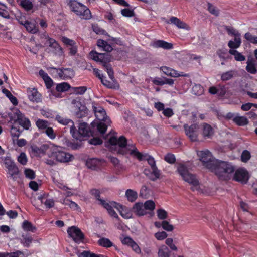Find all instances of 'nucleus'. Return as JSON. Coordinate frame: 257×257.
Segmentation results:
<instances>
[{"instance_id":"obj_36","label":"nucleus","mask_w":257,"mask_h":257,"mask_svg":"<svg viewBox=\"0 0 257 257\" xmlns=\"http://www.w3.org/2000/svg\"><path fill=\"white\" fill-rule=\"evenodd\" d=\"M36 124L39 130H46L49 125V123L47 120L39 119L37 120Z\"/></svg>"},{"instance_id":"obj_57","label":"nucleus","mask_w":257,"mask_h":257,"mask_svg":"<svg viewBox=\"0 0 257 257\" xmlns=\"http://www.w3.org/2000/svg\"><path fill=\"white\" fill-rule=\"evenodd\" d=\"M165 160L170 164H173L176 161L175 156L170 153L167 154L164 158Z\"/></svg>"},{"instance_id":"obj_28","label":"nucleus","mask_w":257,"mask_h":257,"mask_svg":"<svg viewBox=\"0 0 257 257\" xmlns=\"http://www.w3.org/2000/svg\"><path fill=\"white\" fill-rule=\"evenodd\" d=\"M213 134V131L210 125L207 123L203 124V135L204 137H210Z\"/></svg>"},{"instance_id":"obj_10","label":"nucleus","mask_w":257,"mask_h":257,"mask_svg":"<svg viewBox=\"0 0 257 257\" xmlns=\"http://www.w3.org/2000/svg\"><path fill=\"white\" fill-rule=\"evenodd\" d=\"M69 236L76 243L83 242L84 239V235L81 230L76 226H73L67 229Z\"/></svg>"},{"instance_id":"obj_1","label":"nucleus","mask_w":257,"mask_h":257,"mask_svg":"<svg viewBox=\"0 0 257 257\" xmlns=\"http://www.w3.org/2000/svg\"><path fill=\"white\" fill-rule=\"evenodd\" d=\"M197 155L203 165L214 172L220 180L229 179L230 174L235 170L231 164L215 159L208 150L199 151Z\"/></svg>"},{"instance_id":"obj_18","label":"nucleus","mask_w":257,"mask_h":257,"mask_svg":"<svg viewBox=\"0 0 257 257\" xmlns=\"http://www.w3.org/2000/svg\"><path fill=\"white\" fill-rule=\"evenodd\" d=\"M161 70L167 75L173 77H178L179 76L187 77L188 76V74H184L183 72L179 73L176 70L166 66L162 67Z\"/></svg>"},{"instance_id":"obj_53","label":"nucleus","mask_w":257,"mask_h":257,"mask_svg":"<svg viewBox=\"0 0 257 257\" xmlns=\"http://www.w3.org/2000/svg\"><path fill=\"white\" fill-rule=\"evenodd\" d=\"M91 194L95 197V198L99 201L100 204H101V200H103L100 198V192L99 190L96 189H93L90 190Z\"/></svg>"},{"instance_id":"obj_3","label":"nucleus","mask_w":257,"mask_h":257,"mask_svg":"<svg viewBox=\"0 0 257 257\" xmlns=\"http://www.w3.org/2000/svg\"><path fill=\"white\" fill-rule=\"evenodd\" d=\"M109 142L112 145H118L120 147L118 153L122 155L130 154L140 161L142 159V154L138 151L134 145L127 144V140L124 136H121L118 139L116 137H111L109 139Z\"/></svg>"},{"instance_id":"obj_35","label":"nucleus","mask_w":257,"mask_h":257,"mask_svg":"<svg viewBox=\"0 0 257 257\" xmlns=\"http://www.w3.org/2000/svg\"><path fill=\"white\" fill-rule=\"evenodd\" d=\"M70 88V85L67 82H62L57 85L56 89L58 92H64Z\"/></svg>"},{"instance_id":"obj_6","label":"nucleus","mask_w":257,"mask_h":257,"mask_svg":"<svg viewBox=\"0 0 257 257\" xmlns=\"http://www.w3.org/2000/svg\"><path fill=\"white\" fill-rule=\"evenodd\" d=\"M92 105L96 118L100 121H105L103 122L107 126L110 124V120L107 118L105 110L95 102L92 103Z\"/></svg>"},{"instance_id":"obj_19","label":"nucleus","mask_w":257,"mask_h":257,"mask_svg":"<svg viewBox=\"0 0 257 257\" xmlns=\"http://www.w3.org/2000/svg\"><path fill=\"white\" fill-rule=\"evenodd\" d=\"M132 209V211L138 216H144L147 213L142 203H136L133 205Z\"/></svg>"},{"instance_id":"obj_27","label":"nucleus","mask_w":257,"mask_h":257,"mask_svg":"<svg viewBox=\"0 0 257 257\" xmlns=\"http://www.w3.org/2000/svg\"><path fill=\"white\" fill-rule=\"evenodd\" d=\"M99 164V161L96 158H90L87 160L86 165L88 168L95 170Z\"/></svg>"},{"instance_id":"obj_52","label":"nucleus","mask_w":257,"mask_h":257,"mask_svg":"<svg viewBox=\"0 0 257 257\" xmlns=\"http://www.w3.org/2000/svg\"><path fill=\"white\" fill-rule=\"evenodd\" d=\"M26 177L30 179H34L35 178V172L31 169H26L24 171Z\"/></svg>"},{"instance_id":"obj_7","label":"nucleus","mask_w":257,"mask_h":257,"mask_svg":"<svg viewBox=\"0 0 257 257\" xmlns=\"http://www.w3.org/2000/svg\"><path fill=\"white\" fill-rule=\"evenodd\" d=\"M12 119L15 123L17 122L24 129L28 130L31 126L29 119L25 117L24 114L18 109L14 111Z\"/></svg>"},{"instance_id":"obj_39","label":"nucleus","mask_w":257,"mask_h":257,"mask_svg":"<svg viewBox=\"0 0 257 257\" xmlns=\"http://www.w3.org/2000/svg\"><path fill=\"white\" fill-rule=\"evenodd\" d=\"M142 159L141 160H146L151 168L156 166L154 158L152 156L147 154H142Z\"/></svg>"},{"instance_id":"obj_11","label":"nucleus","mask_w":257,"mask_h":257,"mask_svg":"<svg viewBox=\"0 0 257 257\" xmlns=\"http://www.w3.org/2000/svg\"><path fill=\"white\" fill-rule=\"evenodd\" d=\"M185 134L191 141H196L197 140L199 126L197 124H192L189 126L188 124L184 125Z\"/></svg>"},{"instance_id":"obj_2","label":"nucleus","mask_w":257,"mask_h":257,"mask_svg":"<svg viewBox=\"0 0 257 257\" xmlns=\"http://www.w3.org/2000/svg\"><path fill=\"white\" fill-rule=\"evenodd\" d=\"M91 128L86 122H80L77 130L74 125L70 127V132L73 138L77 141L82 142L84 137L94 136L96 134L94 131L97 130L101 134H104L106 130L107 125L101 122H93L91 123Z\"/></svg>"},{"instance_id":"obj_31","label":"nucleus","mask_w":257,"mask_h":257,"mask_svg":"<svg viewBox=\"0 0 257 257\" xmlns=\"http://www.w3.org/2000/svg\"><path fill=\"white\" fill-rule=\"evenodd\" d=\"M118 211L119 212L120 215L124 218L128 219L132 217L131 212L126 207L122 205H121L120 208H118Z\"/></svg>"},{"instance_id":"obj_59","label":"nucleus","mask_w":257,"mask_h":257,"mask_svg":"<svg viewBox=\"0 0 257 257\" xmlns=\"http://www.w3.org/2000/svg\"><path fill=\"white\" fill-rule=\"evenodd\" d=\"M46 38V42L45 44H47L49 47L53 49L55 47V45L57 44V42L55 39L49 37H47Z\"/></svg>"},{"instance_id":"obj_42","label":"nucleus","mask_w":257,"mask_h":257,"mask_svg":"<svg viewBox=\"0 0 257 257\" xmlns=\"http://www.w3.org/2000/svg\"><path fill=\"white\" fill-rule=\"evenodd\" d=\"M103 67L106 69L109 78L114 81V72L113 71V69L111 67V66L109 64H103Z\"/></svg>"},{"instance_id":"obj_50","label":"nucleus","mask_w":257,"mask_h":257,"mask_svg":"<svg viewBox=\"0 0 257 257\" xmlns=\"http://www.w3.org/2000/svg\"><path fill=\"white\" fill-rule=\"evenodd\" d=\"M45 133L47 136L51 139L53 140L55 139L56 135L54 132L53 129L51 127H48L45 130Z\"/></svg>"},{"instance_id":"obj_8","label":"nucleus","mask_w":257,"mask_h":257,"mask_svg":"<svg viewBox=\"0 0 257 257\" xmlns=\"http://www.w3.org/2000/svg\"><path fill=\"white\" fill-rule=\"evenodd\" d=\"M100 204L107 210V212L110 216L119 219V217L116 212L114 210L113 208H115L118 210V208H121V205L114 201L107 202L105 200H101Z\"/></svg>"},{"instance_id":"obj_48","label":"nucleus","mask_w":257,"mask_h":257,"mask_svg":"<svg viewBox=\"0 0 257 257\" xmlns=\"http://www.w3.org/2000/svg\"><path fill=\"white\" fill-rule=\"evenodd\" d=\"M22 132V130H20L15 125H13L11 127V134L13 138L15 137L17 139L20 135Z\"/></svg>"},{"instance_id":"obj_56","label":"nucleus","mask_w":257,"mask_h":257,"mask_svg":"<svg viewBox=\"0 0 257 257\" xmlns=\"http://www.w3.org/2000/svg\"><path fill=\"white\" fill-rule=\"evenodd\" d=\"M155 238L158 240H162L165 239L168 235L165 231L158 232L154 235Z\"/></svg>"},{"instance_id":"obj_37","label":"nucleus","mask_w":257,"mask_h":257,"mask_svg":"<svg viewBox=\"0 0 257 257\" xmlns=\"http://www.w3.org/2000/svg\"><path fill=\"white\" fill-rule=\"evenodd\" d=\"M22 237L23 239L21 240V242L23 244L24 246L29 247L33 241L32 237L29 235H22Z\"/></svg>"},{"instance_id":"obj_32","label":"nucleus","mask_w":257,"mask_h":257,"mask_svg":"<svg viewBox=\"0 0 257 257\" xmlns=\"http://www.w3.org/2000/svg\"><path fill=\"white\" fill-rule=\"evenodd\" d=\"M23 229L27 231H31L32 232H35L36 228L30 222L25 220L22 224Z\"/></svg>"},{"instance_id":"obj_61","label":"nucleus","mask_w":257,"mask_h":257,"mask_svg":"<svg viewBox=\"0 0 257 257\" xmlns=\"http://www.w3.org/2000/svg\"><path fill=\"white\" fill-rule=\"evenodd\" d=\"M121 13L123 16L127 17H132L134 15V11L128 9H122L121 11Z\"/></svg>"},{"instance_id":"obj_14","label":"nucleus","mask_w":257,"mask_h":257,"mask_svg":"<svg viewBox=\"0 0 257 257\" xmlns=\"http://www.w3.org/2000/svg\"><path fill=\"white\" fill-rule=\"evenodd\" d=\"M49 70H56L59 76L63 79H70L74 76V71L72 68L57 69L54 67H49Z\"/></svg>"},{"instance_id":"obj_21","label":"nucleus","mask_w":257,"mask_h":257,"mask_svg":"<svg viewBox=\"0 0 257 257\" xmlns=\"http://www.w3.org/2000/svg\"><path fill=\"white\" fill-rule=\"evenodd\" d=\"M168 24H173L178 28L180 29H187L188 28L187 25L181 21L178 18L176 17L172 16L171 17L169 20L167 22Z\"/></svg>"},{"instance_id":"obj_24","label":"nucleus","mask_w":257,"mask_h":257,"mask_svg":"<svg viewBox=\"0 0 257 257\" xmlns=\"http://www.w3.org/2000/svg\"><path fill=\"white\" fill-rule=\"evenodd\" d=\"M125 195L127 200L131 202L135 201L138 197L137 192L131 189L126 190Z\"/></svg>"},{"instance_id":"obj_16","label":"nucleus","mask_w":257,"mask_h":257,"mask_svg":"<svg viewBox=\"0 0 257 257\" xmlns=\"http://www.w3.org/2000/svg\"><path fill=\"white\" fill-rule=\"evenodd\" d=\"M27 94L28 98L31 101L36 103L41 102V95L38 92L37 89L35 88H28L27 89Z\"/></svg>"},{"instance_id":"obj_13","label":"nucleus","mask_w":257,"mask_h":257,"mask_svg":"<svg viewBox=\"0 0 257 257\" xmlns=\"http://www.w3.org/2000/svg\"><path fill=\"white\" fill-rule=\"evenodd\" d=\"M52 156L55 158L57 161L63 163L71 161V158H73L72 155L58 149L52 153Z\"/></svg>"},{"instance_id":"obj_15","label":"nucleus","mask_w":257,"mask_h":257,"mask_svg":"<svg viewBox=\"0 0 257 257\" xmlns=\"http://www.w3.org/2000/svg\"><path fill=\"white\" fill-rule=\"evenodd\" d=\"M233 179L236 181L240 182L243 184H246L249 179L248 173L245 169H238L234 174Z\"/></svg>"},{"instance_id":"obj_45","label":"nucleus","mask_w":257,"mask_h":257,"mask_svg":"<svg viewBox=\"0 0 257 257\" xmlns=\"http://www.w3.org/2000/svg\"><path fill=\"white\" fill-rule=\"evenodd\" d=\"M102 83L109 88H115L116 87H118V85L116 83L114 84L113 83H112L105 79L103 78V77L100 79Z\"/></svg>"},{"instance_id":"obj_60","label":"nucleus","mask_w":257,"mask_h":257,"mask_svg":"<svg viewBox=\"0 0 257 257\" xmlns=\"http://www.w3.org/2000/svg\"><path fill=\"white\" fill-rule=\"evenodd\" d=\"M166 244L171 249L174 251L177 250V247L173 243V239L168 238L166 240Z\"/></svg>"},{"instance_id":"obj_41","label":"nucleus","mask_w":257,"mask_h":257,"mask_svg":"<svg viewBox=\"0 0 257 257\" xmlns=\"http://www.w3.org/2000/svg\"><path fill=\"white\" fill-rule=\"evenodd\" d=\"M207 10L212 15L216 17L219 16V10L209 2L207 3Z\"/></svg>"},{"instance_id":"obj_23","label":"nucleus","mask_w":257,"mask_h":257,"mask_svg":"<svg viewBox=\"0 0 257 257\" xmlns=\"http://www.w3.org/2000/svg\"><path fill=\"white\" fill-rule=\"evenodd\" d=\"M55 120H56L60 124L63 125H70L71 126L70 127H72L74 124V122L71 119L65 118L59 115H57L56 116Z\"/></svg>"},{"instance_id":"obj_38","label":"nucleus","mask_w":257,"mask_h":257,"mask_svg":"<svg viewBox=\"0 0 257 257\" xmlns=\"http://www.w3.org/2000/svg\"><path fill=\"white\" fill-rule=\"evenodd\" d=\"M152 172L151 173V176L150 179L152 181H155L158 179L160 175V170L158 169L157 166H155L151 168Z\"/></svg>"},{"instance_id":"obj_47","label":"nucleus","mask_w":257,"mask_h":257,"mask_svg":"<svg viewBox=\"0 0 257 257\" xmlns=\"http://www.w3.org/2000/svg\"><path fill=\"white\" fill-rule=\"evenodd\" d=\"M21 5L27 11L31 10L33 8V4L29 0H22Z\"/></svg>"},{"instance_id":"obj_64","label":"nucleus","mask_w":257,"mask_h":257,"mask_svg":"<svg viewBox=\"0 0 257 257\" xmlns=\"http://www.w3.org/2000/svg\"><path fill=\"white\" fill-rule=\"evenodd\" d=\"M3 254H5V257H19L20 255L23 254V252L20 251H17L16 252H12L11 253H3Z\"/></svg>"},{"instance_id":"obj_5","label":"nucleus","mask_w":257,"mask_h":257,"mask_svg":"<svg viewBox=\"0 0 257 257\" xmlns=\"http://www.w3.org/2000/svg\"><path fill=\"white\" fill-rule=\"evenodd\" d=\"M177 171L181 176L182 179L191 185V189L194 191L198 189L199 182L195 176L189 173L187 168L183 164H180L178 166Z\"/></svg>"},{"instance_id":"obj_29","label":"nucleus","mask_w":257,"mask_h":257,"mask_svg":"<svg viewBox=\"0 0 257 257\" xmlns=\"http://www.w3.org/2000/svg\"><path fill=\"white\" fill-rule=\"evenodd\" d=\"M170 251L166 245H162L158 250V257H170Z\"/></svg>"},{"instance_id":"obj_44","label":"nucleus","mask_w":257,"mask_h":257,"mask_svg":"<svg viewBox=\"0 0 257 257\" xmlns=\"http://www.w3.org/2000/svg\"><path fill=\"white\" fill-rule=\"evenodd\" d=\"M245 39L253 44H257V36H253L251 33L247 32L244 35Z\"/></svg>"},{"instance_id":"obj_34","label":"nucleus","mask_w":257,"mask_h":257,"mask_svg":"<svg viewBox=\"0 0 257 257\" xmlns=\"http://www.w3.org/2000/svg\"><path fill=\"white\" fill-rule=\"evenodd\" d=\"M246 70L248 72L252 74H256L257 72V69L254 63L250 61H247Z\"/></svg>"},{"instance_id":"obj_58","label":"nucleus","mask_w":257,"mask_h":257,"mask_svg":"<svg viewBox=\"0 0 257 257\" xmlns=\"http://www.w3.org/2000/svg\"><path fill=\"white\" fill-rule=\"evenodd\" d=\"M163 229L167 231H172L174 229V227L170 224L167 221H163Z\"/></svg>"},{"instance_id":"obj_20","label":"nucleus","mask_w":257,"mask_h":257,"mask_svg":"<svg viewBox=\"0 0 257 257\" xmlns=\"http://www.w3.org/2000/svg\"><path fill=\"white\" fill-rule=\"evenodd\" d=\"M49 148V145L47 144H43L40 147L36 145H32L31 146V152L36 154H44Z\"/></svg>"},{"instance_id":"obj_9","label":"nucleus","mask_w":257,"mask_h":257,"mask_svg":"<svg viewBox=\"0 0 257 257\" xmlns=\"http://www.w3.org/2000/svg\"><path fill=\"white\" fill-rule=\"evenodd\" d=\"M5 164L8 169V173L13 180L16 181L20 174L19 168L14 161L9 159H6Z\"/></svg>"},{"instance_id":"obj_46","label":"nucleus","mask_w":257,"mask_h":257,"mask_svg":"<svg viewBox=\"0 0 257 257\" xmlns=\"http://www.w3.org/2000/svg\"><path fill=\"white\" fill-rule=\"evenodd\" d=\"M92 29L93 31L97 34L108 36L107 33L104 30L99 27L97 25H92Z\"/></svg>"},{"instance_id":"obj_4","label":"nucleus","mask_w":257,"mask_h":257,"mask_svg":"<svg viewBox=\"0 0 257 257\" xmlns=\"http://www.w3.org/2000/svg\"><path fill=\"white\" fill-rule=\"evenodd\" d=\"M68 5L75 14L81 19L88 20L92 18L90 10L85 5L76 0H70Z\"/></svg>"},{"instance_id":"obj_22","label":"nucleus","mask_w":257,"mask_h":257,"mask_svg":"<svg viewBox=\"0 0 257 257\" xmlns=\"http://www.w3.org/2000/svg\"><path fill=\"white\" fill-rule=\"evenodd\" d=\"M238 76V72L236 70H231L223 73L221 76V79L223 81H226Z\"/></svg>"},{"instance_id":"obj_49","label":"nucleus","mask_w":257,"mask_h":257,"mask_svg":"<svg viewBox=\"0 0 257 257\" xmlns=\"http://www.w3.org/2000/svg\"><path fill=\"white\" fill-rule=\"evenodd\" d=\"M73 92L76 94H83L87 90L86 86L75 87L72 88Z\"/></svg>"},{"instance_id":"obj_62","label":"nucleus","mask_w":257,"mask_h":257,"mask_svg":"<svg viewBox=\"0 0 257 257\" xmlns=\"http://www.w3.org/2000/svg\"><path fill=\"white\" fill-rule=\"evenodd\" d=\"M152 82L155 85L162 86L165 84V77H156L153 80Z\"/></svg>"},{"instance_id":"obj_26","label":"nucleus","mask_w":257,"mask_h":257,"mask_svg":"<svg viewBox=\"0 0 257 257\" xmlns=\"http://www.w3.org/2000/svg\"><path fill=\"white\" fill-rule=\"evenodd\" d=\"M25 27L28 32L32 34H35L38 31V28L34 22L28 21L25 25Z\"/></svg>"},{"instance_id":"obj_43","label":"nucleus","mask_w":257,"mask_h":257,"mask_svg":"<svg viewBox=\"0 0 257 257\" xmlns=\"http://www.w3.org/2000/svg\"><path fill=\"white\" fill-rule=\"evenodd\" d=\"M143 205L146 211H153L155 207V203L152 200L146 201Z\"/></svg>"},{"instance_id":"obj_51","label":"nucleus","mask_w":257,"mask_h":257,"mask_svg":"<svg viewBox=\"0 0 257 257\" xmlns=\"http://www.w3.org/2000/svg\"><path fill=\"white\" fill-rule=\"evenodd\" d=\"M157 216L159 219L164 220L167 217V212L163 209H159L157 211Z\"/></svg>"},{"instance_id":"obj_40","label":"nucleus","mask_w":257,"mask_h":257,"mask_svg":"<svg viewBox=\"0 0 257 257\" xmlns=\"http://www.w3.org/2000/svg\"><path fill=\"white\" fill-rule=\"evenodd\" d=\"M63 204L66 206H68L70 208L74 210H78L80 209L78 205L74 202H73L69 199H65L63 201Z\"/></svg>"},{"instance_id":"obj_33","label":"nucleus","mask_w":257,"mask_h":257,"mask_svg":"<svg viewBox=\"0 0 257 257\" xmlns=\"http://www.w3.org/2000/svg\"><path fill=\"white\" fill-rule=\"evenodd\" d=\"M229 53L234 56V58L236 61H243L245 60V57L241 53H239L236 50L234 49H230L229 51Z\"/></svg>"},{"instance_id":"obj_12","label":"nucleus","mask_w":257,"mask_h":257,"mask_svg":"<svg viewBox=\"0 0 257 257\" xmlns=\"http://www.w3.org/2000/svg\"><path fill=\"white\" fill-rule=\"evenodd\" d=\"M90 56L95 61L101 62L103 65L107 64L111 59V56L107 53H98L94 51L90 52Z\"/></svg>"},{"instance_id":"obj_17","label":"nucleus","mask_w":257,"mask_h":257,"mask_svg":"<svg viewBox=\"0 0 257 257\" xmlns=\"http://www.w3.org/2000/svg\"><path fill=\"white\" fill-rule=\"evenodd\" d=\"M151 46L155 48H161L165 50H170L173 48L172 43L162 40H157L153 41L151 44Z\"/></svg>"},{"instance_id":"obj_55","label":"nucleus","mask_w":257,"mask_h":257,"mask_svg":"<svg viewBox=\"0 0 257 257\" xmlns=\"http://www.w3.org/2000/svg\"><path fill=\"white\" fill-rule=\"evenodd\" d=\"M18 161L22 165H26L27 163V158L25 153H21L18 158Z\"/></svg>"},{"instance_id":"obj_54","label":"nucleus","mask_w":257,"mask_h":257,"mask_svg":"<svg viewBox=\"0 0 257 257\" xmlns=\"http://www.w3.org/2000/svg\"><path fill=\"white\" fill-rule=\"evenodd\" d=\"M251 155L250 152L247 150H244L241 154V161L243 162H246L250 158Z\"/></svg>"},{"instance_id":"obj_30","label":"nucleus","mask_w":257,"mask_h":257,"mask_svg":"<svg viewBox=\"0 0 257 257\" xmlns=\"http://www.w3.org/2000/svg\"><path fill=\"white\" fill-rule=\"evenodd\" d=\"M98 243L100 246L105 248H109L113 245V243L108 238L104 237L99 239Z\"/></svg>"},{"instance_id":"obj_25","label":"nucleus","mask_w":257,"mask_h":257,"mask_svg":"<svg viewBox=\"0 0 257 257\" xmlns=\"http://www.w3.org/2000/svg\"><path fill=\"white\" fill-rule=\"evenodd\" d=\"M233 122L239 126H245L248 123V121L246 117L238 115H236L233 118Z\"/></svg>"},{"instance_id":"obj_63","label":"nucleus","mask_w":257,"mask_h":257,"mask_svg":"<svg viewBox=\"0 0 257 257\" xmlns=\"http://www.w3.org/2000/svg\"><path fill=\"white\" fill-rule=\"evenodd\" d=\"M62 41L65 44L69 46H71L74 44H76V43L74 41L66 37H63L62 38Z\"/></svg>"}]
</instances>
